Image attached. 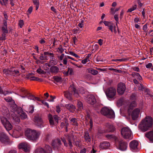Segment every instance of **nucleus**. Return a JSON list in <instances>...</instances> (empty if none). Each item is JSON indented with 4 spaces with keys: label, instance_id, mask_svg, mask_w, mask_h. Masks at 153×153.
<instances>
[{
    "label": "nucleus",
    "instance_id": "1",
    "mask_svg": "<svg viewBox=\"0 0 153 153\" xmlns=\"http://www.w3.org/2000/svg\"><path fill=\"white\" fill-rule=\"evenodd\" d=\"M1 114L3 115L0 117L1 120L3 125L7 131L11 130L12 128V126L7 119L10 117V115L7 107L5 106L2 107Z\"/></svg>",
    "mask_w": 153,
    "mask_h": 153
},
{
    "label": "nucleus",
    "instance_id": "2",
    "mask_svg": "<svg viewBox=\"0 0 153 153\" xmlns=\"http://www.w3.org/2000/svg\"><path fill=\"white\" fill-rule=\"evenodd\" d=\"M152 117L149 116H146L141 120L138 127L141 131L144 132L152 127Z\"/></svg>",
    "mask_w": 153,
    "mask_h": 153
},
{
    "label": "nucleus",
    "instance_id": "3",
    "mask_svg": "<svg viewBox=\"0 0 153 153\" xmlns=\"http://www.w3.org/2000/svg\"><path fill=\"white\" fill-rule=\"evenodd\" d=\"M136 106V103L135 101L131 102L128 106V113L131 115L133 120H136L138 117L140 110L138 108H136L132 111L134 107Z\"/></svg>",
    "mask_w": 153,
    "mask_h": 153
},
{
    "label": "nucleus",
    "instance_id": "4",
    "mask_svg": "<svg viewBox=\"0 0 153 153\" xmlns=\"http://www.w3.org/2000/svg\"><path fill=\"white\" fill-rule=\"evenodd\" d=\"M25 134L27 139L36 141L38 139L40 133L36 130L28 128L25 131Z\"/></svg>",
    "mask_w": 153,
    "mask_h": 153
},
{
    "label": "nucleus",
    "instance_id": "5",
    "mask_svg": "<svg viewBox=\"0 0 153 153\" xmlns=\"http://www.w3.org/2000/svg\"><path fill=\"white\" fill-rule=\"evenodd\" d=\"M106 137L109 139H114L116 142H119L118 149L124 151L126 150L127 148L128 144L126 142H124L123 140H119L118 137L113 135L107 134Z\"/></svg>",
    "mask_w": 153,
    "mask_h": 153
},
{
    "label": "nucleus",
    "instance_id": "6",
    "mask_svg": "<svg viewBox=\"0 0 153 153\" xmlns=\"http://www.w3.org/2000/svg\"><path fill=\"white\" fill-rule=\"evenodd\" d=\"M76 85L74 83L71 84L69 88V91L64 92V95L65 97L69 100H71L72 99V94L74 95L75 96H76Z\"/></svg>",
    "mask_w": 153,
    "mask_h": 153
},
{
    "label": "nucleus",
    "instance_id": "7",
    "mask_svg": "<svg viewBox=\"0 0 153 153\" xmlns=\"http://www.w3.org/2000/svg\"><path fill=\"white\" fill-rule=\"evenodd\" d=\"M101 113L102 114L110 118H113L115 117V114L114 111L106 107L102 108L101 110Z\"/></svg>",
    "mask_w": 153,
    "mask_h": 153
},
{
    "label": "nucleus",
    "instance_id": "8",
    "mask_svg": "<svg viewBox=\"0 0 153 153\" xmlns=\"http://www.w3.org/2000/svg\"><path fill=\"white\" fill-rule=\"evenodd\" d=\"M122 136L125 138L131 139L132 138L130 130L127 128H123L121 130Z\"/></svg>",
    "mask_w": 153,
    "mask_h": 153
},
{
    "label": "nucleus",
    "instance_id": "9",
    "mask_svg": "<svg viewBox=\"0 0 153 153\" xmlns=\"http://www.w3.org/2000/svg\"><path fill=\"white\" fill-rule=\"evenodd\" d=\"M52 149L51 147L48 145H45L44 149L39 148L37 149L35 153H52Z\"/></svg>",
    "mask_w": 153,
    "mask_h": 153
},
{
    "label": "nucleus",
    "instance_id": "10",
    "mask_svg": "<svg viewBox=\"0 0 153 153\" xmlns=\"http://www.w3.org/2000/svg\"><path fill=\"white\" fill-rule=\"evenodd\" d=\"M138 142L136 140H133L129 143V147L131 150L133 152H137L139 151L138 148Z\"/></svg>",
    "mask_w": 153,
    "mask_h": 153
},
{
    "label": "nucleus",
    "instance_id": "11",
    "mask_svg": "<svg viewBox=\"0 0 153 153\" xmlns=\"http://www.w3.org/2000/svg\"><path fill=\"white\" fill-rule=\"evenodd\" d=\"M116 89L113 88H109L106 91V94L108 97L113 98L116 94Z\"/></svg>",
    "mask_w": 153,
    "mask_h": 153
},
{
    "label": "nucleus",
    "instance_id": "12",
    "mask_svg": "<svg viewBox=\"0 0 153 153\" xmlns=\"http://www.w3.org/2000/svg\"><path fill=\"white\" fill-rule=\"evenodd\" d=\"M34 120L35 123L38 127L41 128L44 127V123L41 118L38 116H36Z\"/></svg>",
    "mask_w": 153,
    "mask_h": 153
},
{
    "label": "nucleus",
    "instance_id": "13",
    "mask_svg": "<svg viewBox=\"0 0 153 153\" xmlns=\"http://www.w3.org/2000/svg\"><path fill=\"white\" fill-rule=\"evenodd\" d=\"M0 141L2 143L6 144H9L10 143L9 137L4 133H0Z\"/></svg>",
    "mask_w": 153,
    "mask_h": 153
},
{
    "label": "nucleus",
    "instance_id": "14",
    "mask_svg": "<svg viewBox=\"0 0 153 153\" xmlns=\"http://www.w3.org/2000/svg\"><path fill=\"white\" fill-rule=\"evenodd\" d=\"M126 89V87L123 83H120L118 84L117 91L118 93L120 95L123 94Z\"/></svg>",
    "mask_w": 153,
    "mask_h": 153
},
{
    "label": "nucleus",
    "instance_id": "15",
    "mask_svg": "<svg viewBox=\"0 0 153 153\" xmlns=\"http://www.w3.org/2000/svg\"><path fill=\"white\" fill-rule=\"evenodd\" d=\"M62 140L64 143V145L66 146H68V144L67 143H66V141H67L68 142V144L70 147L72 146V140H71V137H70L69 135H66L65 136V138L64 137L62 138Z\"/></svg>",
    "mask_w": 153,
    "mask_h": 153
},
{
    "label": "nucleus",
    "instance_id": "16",
    "mask_svg": "<svg viewBox=\"0 0 153 153\" xmlns=\"http://www.w3.org/2000/svg\"><path fill=\"white\" fill-rule=\"evenodd\" d=\"M87 99L88 102L91 104H94L96 102V99L93 95L90 94L88 95L87 96Z\"/></svg>",
    "mask_w": 153,
    "mask_h": 153
},
{
    "label": "nucleus",
    "instance_id": "17",
    "mask_svg": "<svg viewBox=\"0 0 153 153\" xmlns=\"http://www.w3.org/2000/svg\"><path fill=\"white\" fill-rule=\"evenodd\" d=\"M61 144V141L59 139L53 140L51 143L52 146L54 149H58Z\"/></svg>",
    "mask_w": 153,
    "mask_h": 153
},
{
    "label": "nucleus",
    "instance_id": "18",
    "mask_svg": "<svg viewBox=\"0 0 153 153\" xmlns=\"http://www.w3.org/2000/svg\"><path fill=\"white\" fill-rule=\"evenodd\" d=\"M19 148L23 149L25 152H27L29 151L30 145L27 143H22L19 145Z\"/></svg>",
    "mask_w": 153,
    "mask_h": 153
},
{
    "label": "nucleus",
    "instance_id": "19",
    "mask_svg": "<svg viewBox=\"0 0 153 153\" xmlns=\"http://www.w3.org/2000/svg\"><path fill=\"white\" fill-rule=\"evenodd\" d=\"M145 136L151 143H153V130L146 132Z\"/></svg>",
    "mask_w": 153,
    "mask_h": 153
},
{
    "label": "nucleus",
    "instance_id": "20",
    "mask_svg": "<svg viewBox=\"0 0 153 153\" xmlns=\"http://www.w3.org/2000/svg\"><path fill=\"white\" fill-rule=\"evenodd\" d=\"M110 143L107 142H104L100 144V147L102 149H107L110 147Z\"/></svg>",
    "mask_w": 153,
    "mask_h": 153
},
{
    "label": "nucleus",
    "instance_id": "21",
    "mask_svg": "<svg viewBox=\"0 0 153 153\" xmlns=\"http://www.w3.org/2000/svg\"><path fill=\"white\" fill-rule=\"evenodd\" d=\"M10 75H13L14 76L15 75H19V71L17 70H15L13 68H10Z\"/></svg>",
    "mask_w": 153,
    "mask_h": 153
},
{
    "label": "nucleus",
    "instance_id": "22",
    "mask_svg": "<svg viewBox=\"0 0 153 153\" xmlns=\"http://www.w3.org/2000/svg\"><path fill=\"white\" fill-rule=\"evenodd\" d=\"M50 58V60L49 63L50 64L48 65L49 67H50L51 65H55L56 64V61L54 58V54L53 53V55H52Z\"/></svg>",
    "mask_w": 153,
    "mask_h": 153
},
{
    "label": "nucleus",
    "instance_id": "23",
    "mask_svg": "<svg viewBox=\"0 0 153 153\" xmlns=\"http://www.w3.org/2000/svg\"><path fill=\"white\" fill-rule=\"evenodd\" d=\"M2 30L3 32L5 33H8V30H7V24L6 20H3V25L2 27Z\"/></svg>",
    "mask_w": 153,
    "mask_h": 153
},
{
    "label": "nucleus",
    "instance_id": "24",
    "mask_svg": "<svg viewBox=\"0 0 153 153\" xmlns=\"http://www.w3.org/2000/svg\"><path fill=\"white\" fill-rule=\"evenodd\" d=\"M26 97H27L29 99L33 100L34 101H41L40 98L36 97L33 95L30 94V93L29 94H28L27 96H26Z\"/></svg>",
    "mask_w": 153,
    "mask_h": 153
},
{
    "label": "nucleus",
    "instance_id": "25",
    "mask_svg": "<svg viewBox=\"0 0 153 153\" xmlns=\"http://www.w3.org/2000/svg\"><path fill=\"white\" fill-rule=\"evenodd\" d=\"M26 78L28 79H30L31 80L39 81L41 80V79H39L38 77H36L32 76V74L30 73L27 74L26 76Z\"/></svg>",
    "mask_w": 153,
    "mask_h": 153
},
{
    "label": "nucleus",
    "instance_id": "26",
    "mask_svg": "<svg viewBox=\"0 0 153 153\" xmlns=\"http://www.w3.org/2000/svg\"><path fill=\"white\" fill-rule=\"evenodd\" d=\"M106 126L107 128L106 132H112L114 130V127L113 125L109 123L107 124Z\"/></svg>",
    "mask_w": 153,
    "mask_h": 153
},
{
    "label": "nucleus",
    "instance_id": "27",
    "mask_svg": "<svg viewBox=\"0 0 153 153\" xmlns=\"http://www.w3.org/2000/svg\"><path fill=\"white\" fill-rule=\"evenodd\" d=\"M59 68L56 66H53L51 67L50 69V71L51 73L53 74H56L59 71Z\"/></svg>",
    "mask_w": 153,
    "mask_h": 153
},
{
    "label": "nucleus",
    "instance_id": "28",
    "mask_svg": "<svg viewBox=\"0 0 153 153\" xmlns=\"http://www.w3.org/2000/svg\"><path fill=\"white\" fill-rule=\"evenodd\" d=\"M65 107L71 112L74 111L75 109V107L72 104H66L65 105Z\"/></svg>",
    "mask_w": 153,
    "mask_h": 153
},
{
    "label": "nucleus",
    "instance_id": "29",
    "mask_svg": "<svg viewBox=\"0 0 153 153\" xmlns=\"http://www.w3.org/2000/svg\"><path fill=\"white\" fill-rule=\"evenodd\" d=\"M132 75L134 77L137 78L139 80H141L142 79V77L138 73L133 72L132 74Z\"/></svg>",
    "mask_w": 153,
    "mask_h": 153
},
{
    "label": "nucleus",
    "instance_id": "30",
    "mask_svg": "<svg viewBox=\"0 0 153 153\" xmlns=\"http://www.w3.org/2000/svg\"><path fill=\"white\" fill-rule=\"evenodd\" d=\"M84 138L85 141L87 142H90L91 141V138L89 136V134L88 132H85L84 136Z\"/></svg>",
    "mask_w": 153,
    "mask_h": 153
},
{
    "label": "nucleus",
    "instance_id": "31",
    "mask_svg": "<svg viewBox=\"0 0 153 153\" xmlns=\"http://www.w3.org/2000/svg\"><path fill=\"white\" fill-rule=\"evenodd\" d=\"M53 53H49L48 52L45 51L44 53V60H48V57L47 55L50 56V57L52 55H53Z\"/></svg>",
    "mask_w": 153,
    "mask_h": 153
},
{
    "label": "nucleus",
    "instance_id": "32",
    "mask_svg": "<svg viewBox=\"0 0 153 153\" xmlns=\"http://www.w3.org/2000/svg\"><path fill=\"white\" fill-rule=\"evenodd\" d=\"M83 108L82 103L80 101L78 102H77V111H81Z\"/></svg>",
    "mask_w": 153,
    "mask_h": 153
},
{
    "label": "nucleus",
    "instance_id": "33",
    "mask_svg": "<svg viewBox=\"0 0 153 153\" xmlns=\"http://www.w3.org/2000/svg\"><path fill=\"white\" fill-rule=\"evenodd\" d=\"M48 119L49 121L50 125L51 126H53L54 125V123L53 120V118L52 115L49 114L48 116Z\"/></svg>",
    "mask_w": 153,
    "mask_h": 153
},
{
    "label": "nucleus",
    "instance_id": "34",
    "mask_svg": "<svg viewBox=\"0 0 153 153\" xmlns=\"http://www.w3.org/2000/svg\"><path fill=\"white\" fill-rule=\"evenodd\" d=\"M19 90L20 91L22 92L23 94L26 96V97L30 93L27 90L24 88H21L19 89Z\"/></svg>",
    "mask_w": 153,
    "mask_h": 153
},
{
    "label": "nucleus",
    "instance_id": "35",
    "mask_svg": "<svg viewBox=\"0 0 153 153\" xmlns=\"http://www.w3.org/2000/svg\"><path fill=\"white\" fill-rule=\"evenodd\" d=\"M32 1L34 4L36 6V10H37L39 5V0H32Z\"/></svg>",
    "mask_w": 153,
    "mask_h": 153
},
{
    "label": "nucleus",
    "instance_id": "36",
    "mask_svg": "<svg viewBox=\"0 0 153 153\" xmlns=\"http://www.w3.org/2000/svg\"><path fill=\"white\" fill-rule=\"evenodd\" d=\"M20 117L22 120H25L27 118V116L26 114L24 112H22L20 114Z\"/></svg>",
    "mask_w": 153,
    "mask_h": 153
},
{
    "label": "nucleus",
    "instance_id": "37",
    "mask_svg": "<svg viewBox=\"0 0 153 153\" xmlns=\"http://www.w3.org/2000/svg\"><path fill=\"white\" fill-rule=\"evenodd\" d=\"M54 80L57 82H60L62 80V78L59 76H55L53 77Z\"/></svg>",
    "mask_w": 153,
    "mask_h": 153
},
{
    "label": "nucleus",
    "instance_id": "38",
    "mask_svg": "<svg viewBox=\"0 0 153 153\" xmlns=\"http://www.w3.org/2000/svg\"><path fill=\"white\" fill-rule=\"evenodd\" d=\"M137 8V5L136 4H134L132 6V7L128 9L127 12H131L132 11L135 10Z\"/></svg>",
    "mask_w": 153,
    "mask_h": 153
},
{
    "label": "nucleus",
    "instance_id": "39",
    "mask_svg": "<svg viewBox=\"0 0 153 153\" xmlns=\"http://www.w3.org/2000/svg\"><path fill=\"white\" fill-rule=\"evenodd\" d=\"M34 107L33 106L30 105L26 111L30 114H32L34 111Z\"/></svg>",
    "mask_w": 153,
    "mask_h": 153
},
{
    "label": "nucleus",
    "instance_id": "40",
    "mask_svg": "<svg viewBox=\"0 0 153 153\" xmlns=\"http://www.w3.org/2000/svg\"><path fill=\"white\" fill-rule=\"evenodd\" d=\"M13 119L16 122L19 123L20 121L19 118L16 115L14 116V114H12Z\"/></svg>",
    "mask_w": 153,
    "mask_h": 153
},
{
    "label": "nucleus",
    "instance_id": "41",
    "mask_svg": "<svg viewBox=\"0 0 153 153\" xmlns=\"http://www.w3.org/2000/svg\"><path fill=\"white\" fill-rule=\"evenodd\" d=\"M89 72L94 75H97L98 73L97 71L91 68L89 70Z\"/></svg>",
    "mask_w": 153,
    "mask_h": 153
},
{
    "label": "nucleus",
    "instance_id": "42",
    "mask_svg": "<svg viewBox=\"0 0 153 153\" xmlns=\"http://www.w3.org/2000/svg\"><path fill=\"white\" fill-rule=\"evenodd\" d=\"M4 99L7 102H10L12 103L14 102V100L12 99V98L11 97H6L4 98Z\"/></svg>",
    "mask_w": 153,
    "mask_h": 153
},
{
    "label": "nucleus",
    "instance_id": "43",
    "mask_svg": "<svg viewBox=\"0 0 153 153\" xmlns=\"http://www.w3.org/2000/svg\"><path fill=\"white\" fill-rule=\"evenodd\" d=\"M57 51L61 53H62L64 51V49L62 48V46L61 45H60L58 48H57Z\"/></svg>",
    "mask_w": 153,
    "mask_h": 153
},
{
    "label": "nucleus",
    "instance_id": "44",
    "mask_svg": "<svg viewBox=\"0 0 153 153\" xmlns=\"http://www.w3.org/2000/svg\"><path fill=\"white\" fill-rule=\"evenodd\" d=\"M10 69H5L3 70V72L4 74H5L6 76L10 75Z\"/></svg>",
    "mask_w": 153,
    "mask_h": 153
},
{
    "label": "nucleus",
    "instance_id": "45",
    "mask_svg": "<svg viewBox=\"0 0 153 153\" xmlns=\"http://www.w3.org/2000/svg\"><path fill=\"white\" fill-rule=\"evenodd\" d=\"M36 72L39 74H45V72L41 69V68H38L36 70Z\"/></svg>",
    "mask_w": 153,
    "mask_h": 153
},
{
    "label": "nucleus",
    "instance_id": "46",
    "mask_svg": "<svg viewBox=\"0 0 153 153\" xmlns=\"http://www.w3.org/2000/svg\"><path fill=\"white\" fill-rule=\"evenodd\" d=\"M89 59L88 58V57H86V58L85 59H84L81 61V62H82L83 64H85L86 63L89 62Z\"/></svg>",
    "mask_w": 153,
    "mask_h": 153
},
{
    "label": "nucleus",
    "instance_id": "47",
    "mask_svg": "<svg viewBox=\"0 0 153 153\" xmlns=\"http://www.w3.org/2000/svg\"><path fill=\"white\" fill-rule=\"evenodd\" d=\"M67 69L68 73L69 72L70 75H72L74 74V71L73 70V69L72 68H68Z\"/></svg>",
    "mask_w": 153,
    "mask_h": 153
},
{
    "label": "nucleus",
    "instance_id": "48",
    "mask_svg": "<svg viewBox=\"0 0 153 153\" xmlns=\"http://www.w3.org/2000/svg\"><path fill=\"white\" fill-rule=\"evenodd\" d=\"M59 65L61 66L60 67V71H63L64 70V69L67 68V67L66 66H63L62 64H60Z\"/></svg>",
    "mask_w": 153,
    "mask_h": 153
},
{
    "label": "nucleus",
    "instance_id": "49",
    "mask_svg": "<svg viewBox=\"0 0 153 153\" xmlns=\"http://www.w3.org/2000/svg\"><path fill=\"white\" fill-rule=\"evenodd\" d=\"M118 14H117L115 15L114 16V18L115 19V20L116 21V24L117 25V23H118Z\"/></svg>",
    "mask_w": 153,
    "mask_h": 153
},
{
    "label": "nucleus",
    "instance_id": "50",
    "mask_svg": "<svg viewBox=\"0 0 153 153\" xmlns=\"http://www.w3.org/2000/svg\"><path fill=\"white\" fill-rule=\"evenodd\" d=\"M103 23L106 26H107L108 27L111 24L110 22L107 21H104L103 22Z\"/></svg>",
    "mask_w": 153,
    "mask_h": 153
},
{
    "label": "nucleus",
    "instance_id": "51",
    "mask_svg": "<svg viewBox=\"0 0 153 153\" xmlns=\"http://www.w3.org/2000/svg\"><path fill=\"white\" fill-rule=\"evenodd\" d=\"M147 24H145L144 25L143 27V29L144 31V32H147Z\"/></svg>",
    "mask_w": 153,
    "mask_h": 153
},
{
    "label": "nucleus",
    "instance_id": "52",
    "mask_svg": "<svg viewBox=\"0 0 153 153\" xmlns=\"http://www.w3.org/2000/svg\"><path fill=\"white\" fill-rule=\"evenodd\" d=\"M50 97L51 98V99L49 100V101L50 102H53L54 100L56 98V97L51 95Z\"/></svg>",
    "mask_w": 153,
    "mask_h": 153
},
{
    "label": "nucleus",
    "instance_id": "53",
    "mask_svg": "<svg viewBox=\"0 0 153 153\" xmlns=\"http://www.w3.org/2000/svg\"><path fill=\"white\" fill-rule=\"evenodd\" d=\"M19 25L21 28H22L24 25L23 21V20H20L19 21Z\"/></svg>",
    "mask_w": 153,
    "mask_h": 153
},
{
    "label": "nucleus",
    "instance_id": "54",
    "mask_svg": "<svg viewBox=\"0 0 153 153\" xmlns=\"http://www.w3.org/2000/svg\"><path fill=\"white\" fill-rule=\"evenodd\" d=\"M152 66V64L151 63H149L146 65V67L147 68H151Z\"/></svg>",
    "mask_w": 153,
    "mask_h": 153
},
{
    "label": "nucleus",
    "instance_id": "55",
    "mask_svg": "<svg viewBox=\"0 0 153 153\" xmlns=\"http://www.w3.org/2000/svg\"><path fill=\"white\" fill-rule=\"evenodd\" d=\"M33 9V8L32 6L28 8L27 11V12H28L29 14H30L32 12Z\"/></svg>",
    "mask_w": 153,
    "mask_h": 153
},
{
    "label": "nucleus",
    "instance_id": "56",
    "mask_svg": "<svg viewBox=\"0 0 153 153\" xmlns=\"http://www.w3.org/2000/svg\"><path fill=\"white\" fill-rule=\"evenodd\" d=\"M76 119L75 118H73L71 119V123H72L73 124H76Z\"/></svg>",
    "mask_w": 153,
    "mask_h": 153
},
{
    "label": "nucleus",
    "instance_id": "57",
    "mask_svg": "<svg viewBox=\"0 0 153 153\" xmlns=\"http://www.w3.org/2000/svg\"><path fill=\"white\" fill-rule=\"evenodd\" d=\"M56 111L58 113H59L60 112V107H59V106H56Z\"/></svg>",
    "mask_w": 153,
    "mask_h": 153
},
{
    "label": "nucleus",
    "instance_id": "58",
    "mask_svg": "<svg viewBox=\"0 0 153 153\" xmlns=\"http://www.w3.org/2000/svg\"><path fill=\"white\" fill-rule=\"evenodd\" d=\"M53 118L56 122H57V123H58L59 119L57 115H54L53 117Z\"/></svg>",
    "mask_w": 153,
    "mask_h": 153
},
{
    "label": "nucleus",
    "instance_id": "59",
    "mask_svg": "<svg viewBox=\"0 0 153 153\" xmlns=\"http://www.w3.org/2000/svg\"><path fill=\"white\" fill-rule=\"evenodd\" d=\"M97 69L98 70L100 71H107V69L106 68H97Z\"/></svg>",
    "mask_w": 153,
    "mask_h": 153
},
{
    "label": "nucleus",
    "instance_id": "60",
    "mask_svg": "<svg viewBox=\"0 0 153 153\" xmlns=\"http://www.w3.org/2000/svg\"><path fill=\"white\" fill-rule=\"evenodd\" d=\"M103 40L101 39H100L98 40V43L100 45H101L103 44Z\"/></svg>",
    "mask_w": 153,
    "mask_h": 153
},
{
    "label": "nucleus",
    "instance_id": "61",
    "mask_svg": "<svg viewBox=\"0 0 153 153\" xmlns=\"http://www.w3.org/2000/svg\"><path fill=\"white\" fill-rule=\"evenodd\" d=\"M42 102L48 108L49 107V105L48 103L45 102L43 100L42 101Z\"/></svg>",
    "mask_w": 153,
    "mask_h": 153
},
{
    "label": "nucleus",
    "instance_id": "62",
    "mask_svg": "<svg viewBox=\"0 0 153 153\" xmlns=\"http://www.w3.org/2000/svg\"><path fill=\"white\" fill-rule=\"evenodd\" d=\"M108 70L110 71H114L115 72H118L119 71V70H117L113 68H108Z\"/></svg>",
    "mask_w": 153,
    "mask_h": 153
},
{
    "label": "nucleus",
    "instance_id": "63",
    "mask_svg": "<svg viewBox=\"0 0 153 153\" xmlns=\"http://www.w3.org/2000/svg\"><path fill=\"white\" fill-rule=\"evenodd\" d=\"M134 22L135 23H138V22H140L139 18L138 17L135 18L134 19Z\"/></svg>",
    "mask_w": 153,
    "mask_h": 153
},
{
    "label": "nucleus",
    "instance_id": "64",
    "mask_svg": "<svg viewBox=\"0 0 153 153\" xmlns=\"http://www.w3.org/2000/svg\"><path fill=\"white\" fill-rule=\"evenodd\" d=\"M8 153H17L16 150L15 149L11 150Z\"/></svg>",
    "mask_w": 153,
    "mask_h": 153
}]
</instances>
